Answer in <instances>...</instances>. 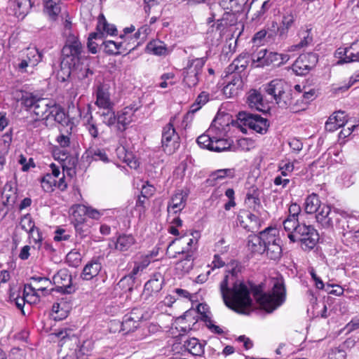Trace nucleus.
I'll return each mask as SVG.
<instances>
[{"label": "nucleus", "mask_w": 359, "mask_h": 359, "mask_svg": "<svg viewBox=\"0 0 359 359\" xmlns=\"http://www.w3.org/2000/svg\"><path fill=\"white\" fill-rule=\"evenodd\" d=\"M219 291L224 304L239 313H248L252 305L250 291L243 283L229 282L225 275L219 283Z\"/></svg>", "instance_id": "f257e3e1"}, {"label": "nucleus", "mask_w": 359, "mask_h": 359, "mask_svg": "<svg viewBox=\"0 0 359 359\" xmlns=\"http://www.w3.org/2000/svg\"><path fill=\"white\" fill-rule=\"evenodd\" d=\"M61 60L65 65L74 67L76 76L80 80L85 79L93 74L88 64H85L87 57L85 55L84 46L78 36L69 34L61 50Z\"/></svg>", "instance_id": "f03ea898"}, {"label": "nucleus", "mask_w": 359, "mask_h": 359, "mask_svg": "<svg viewBox=\"0 0 359 359\" xmlns=\"http://www.w3.org/2000/svg\"><path fill=\"white\" fill-rule=\"evenodd\" d=\"M251 290L258 304L267 313H271L280 307L286 299V288L282 278L273 280L269 292H263L260 285L252 286Z\"/></svg>", "instance_id": "7ed1b4c3"}, {"label": "nucleus", "mask_w": 359, "mask_h": 359, "mask_svg": "<svg viewBox=\"0 0 359 359\" xmlns=\"http://www.w3.org/2000/svg\"><path fill=\"white\" fill-rule=\"evenodd\" d=\"M285 231L290 242L299 243L300 247L305 251L313 249L319 240L317 230L312 225L306 224L304 221Z\"/></svg>", "instance_id": "20e7f679"}, {"label": "nucleus", "mask_w": 359, "mask_h": 359, "mask_svg": "<svg viewBox=\"0 0 359 359\" xmlns=\"http://www.w3.org/2000/svg\"><path fill=\"white\" fill-rule=\"evenodd\" d=\"M267 94L272 95L278 107L297 113L299 109L293 105L294 99L290 90H286L282 80H273L265 88Z\"/></svg>", "instance_id": "39448f33"}, {"label": "nucleus", "mask_w": 359, "mask_h": 359, "mask_svg": "<svg viewBox=\"0 0 359 359\" xmlns=\"http://www.w3.org/2000/svg\"><path fill=\"white\" fill-rule=\"evenodd\" d=\"M206 62L205 57L189 58L186 66L181 70L182 84L189 88L196 87Z\"/></svg>", "instance_id": "423d86ee"}, {"label": "nucleus", "mask_w": 359, "mask_h": 359, "mask_svg": "<svg viewBox=\"0 0 359 359\" xmlns=\"http://www.w3.org/2000/svg\"><path fill=\"white\" fill-rule=\"evenodd\" d=\"M46 280L55 286L50 290L56 291L62 294H71L75 291L72 285V275L66 269H62L52 274L51 271H46Z\"/></svg>", "instance_id": "0eeeda50"}, {"label": "nucleus", "mask_w": 359, "mask_h": 359, "mask_svg": "<svg viewBox=\"0 0 359 359\" xmlns=\"http://www.w3.org/2000/svg\"><path fill=\"white\" fill-rule=\"evenodd\" d=\"M176 116H171L169 123L162 130L161 144L163 151L168 154H173L180 145V136L174 128Z\"/></svg>", "instance_id": "6e6552de"}, {"label": "nucleus", "mask_w": 359, "mask_h": 359, "mask_svg": "<svg viewBox=\"0 0 359 359\" xmlns=\"http://www.w3.org/2000/svg\"><path fill=\"white\" fill-rule=\"evenodd\" d=\"M238 120L243 126H248L249 128L260 134H265L269 126L267 118L247 111H240L238 114Z\"/></svg>", "instance_id": "1a4fd4ad"}, {"label": "nucleus", "mask_w": 359, "mask_h": 359, "mask_svg": "<svg viewBox=\"0 0 359 359\" xmlns=\"http://www.w3.org/2000/svg\"><path fill=\"white\" fill-rule=\"evenodd\" d=\"M48 341H55V339H58V346L60 347H65L72 352V355L76 356V351L79 347L80 340L79 337L75 334H72L67 332V330H60L56 333H50L47 336Z\"/></svg>", "instance_id": "9d476101"}, {"label": "nucleus", "mask_w": 359, "mask_h": 359, "mask_svg": "<svg viewBox=\"0 0 359 359\" xmlns=\"http://www.w3.org/2000/svg\"><path fill=\"white\" fill-rule=\"evenodd\" d=\"M290 59L287 54L278 53L276 52H268L266 49H261L256 55L253 56V60L257 61L261 65H270L279 67L286 63Z\"/></svg>", "instance_id": "9b49d317"}, {"label": "nucleus", "mask_w": 359, "mask_h": 359, "mask_svg": "<svg viewBox=\"0 0 359 359\" xmlns=\"http://www.w3.org/2000/svg\"><path fill=\"white\" fill-rule=\"evenodd\" d=\"M45 288L42 287H36V285H34L32 283L29 285H25L23 290V296L20 297L17 296L15 299V304L16 307L21 311V313L23 315H25L24 311V306L25 305V302L32 304L36 303L37 301H39V297L38 295V291H44Z\"/></svg>", "instance_id": "f8f14e48"}, {"label": "nucleus", "mask_w": 359, "mask_h": 359, "mask_svg": "<svg viewBox=\"0 0 359 359\" xmlns=\"http://www.w3.org/2000/svg\"><path fill=\"white\" fill-rule=\"evenodd\" d=\"M276 232V230L271 228H267L261 231L259 235H249L247 240V247L253 254L262 255L266 251V238L269 232Z\"/></svg>", "instance_id": "ddd939ff"}, {"label": "nucleus", "mask_w": 359, "mask_h": 359, "mask_svg": "<svg viewBox=\"0 0 359 359\" xmlns=\"http://www.w3.org/2000/svg\"><path fill=\"white\" fill-rule=\"evenodd\" d=\"M140 107L136 104H130L118 111L116 114V128L118 132H124L128 126L133 121L135 113Z\"/></svg>", "instance_id": "4468645a"}, {"label": "nucleus", "mask_w": 359, "mask_h": 359, "mask_svg": "<svg viewBox=\"0 0 359 359\" xmlns=\"http://www.w3.org/2000/svg\"><path fill=\"white\" fill-rule=\"evenodd\" d=\"M238 13L230 11L224 12L222 18L218 19L216 22H214L210 27L211 32H214L215 30L216 34H217L219 37L221 38L228 27L234 26L237 24Z\"/></svg>", "instance_id": "2eb2a0df"}, {"label": "nucleus", "mask_w": 359, "mask_h": 359, "mask_svg": "<svg viewBox=\"0 0 359 359\" xmlns=\"http://www.w3.org/2000/svg\"><path fill=\"white\" fill-rule=\"evenodd\" d=\"M46 121H54L62 126L69 127L72 129L73 122L65 112L64 109L59 105L49 106L46 104Z\"/></svg>", "instance_id": "dca6fc26"}, {"label": "nucleus", "mask_w": 359, "mask_h": 359, "mask_svg": "<svg viewBox=\"0 0 359 359\" xmlns=\"http://www.w3.org/2000/svg\"><path fill=\"white\" fill-rule=\"evenodd\" d=\"M143 315L137 309L126 314L121 324V331L123 334L134 332L140 325Z\"/></svg>", "instance_id": "f3484780"}, {"label": "nucleus", "mask_w": 359, "mask_h": 359, "mask_svg": "<svg viewBox=\"0 0 359 359\" xmlns=\"http://www.w3.org/2000/svg\"><path fill=\"white\" fill-rule=\"evenodd\" d=\"M266 243V253L267 257L272 260H278L282 254L280 239L276 235V232L270 231Z\"/></svg>", "instance_id": "a211bd4d"}, {"label": "nucleus", "mask_w": 359, "mask_h": 359, "mask_svg": "<svg viewBox=\"0 0 359 359\" xmlns=\"http://www.w3.org/2000/svg\"><path fill=\"white\" fill-rule=\"evenodd\" d=\"M95 94L96 96L95 104L99 108L106 109L114 107V103L111 100L107 84H98L95 88Z\"/></svg>", "instance_id": "6ab92c4d"}, {"label": "nucleus", "mask_w": 359, "mask_h": 359, "mask_svg": "<svg viewBox=\"0 0 359 359\" xmlns=\"http://www.w3.org/2000/svg\"><path fill=\"white\" fill-rule=\"evenodd\" d=\"M164 279L161 273H158L151 276V278L145 283L142 296L145 299L157 294L163 287Z\"/></svg>", "instance_id": "aec40b11"}, {"label": "nucleus", "mask_w": 359, "mask_h": 359, "mask_svg": "<svg viewBox=\"0 0 359 359\" xmlns=\"http://www.w3.org/2000/svg\"><path fill=\"white\" fill-rule=\"evenodd\" d=\"M301 208L297 203H292L289 207V215L283 221V224L285 230H290L297 224L304 221V215L301 214Z\"/></svg>", "instance_id": "412c9836"}, {"label": "nucleus", "mask_w": 359, "mask_h": 359, "mask_svg": "<svg viewBox=\"0 0 359 359\" xmlns=\"http://www.w3.org/2000/svg\"><path fill=\"white\" fill-rule=\"evenodd\" d=\"M187 196L182 191L175 193L168 202L167 211L169 215H177L186 206Z\"/></svg>", "instance_id": "4be33fe9"}, {"label": "nucleus", "mask_w": 359, "mask_h": 359, "mask_svg": "<svg viewBox=\"0 0 359 359\" xmlns=\"http://www.w3.org/2000/svg\"><path fill=\"white\" fill-rule=\"evenodd\" d=\"M180 256L177 265L178 268L185 272L189 273L194 266V252L191 249H184L182 251L176 252L172 256L173 258Z\"/></svg>", "instance_id": "5701e85b"}, {"label": "nucleus", "mask_w": 359, "mask_h": 359, "mask_svg": "<svg viewBox=\"0 0 359 359\" xmlns=\"http://www.w3.org/2000/svg\"><path fill=\"white\" fill-rule=\"evenodd\" d=\"M79 109L80 111V116L83 118L85 128L87 130L91 137L97 139L99 136L98 127L97 124L93 119L90 107L88 106L87 107L86 111L83 112V114L80 109Z\"/></svg>", "instance_id": "b1692460"}, {"label": "nucleus", "mask_w": 359, "mask_h": 359, "mask_svg": "<svg viewBox=\"0 0 359 359\" xmlns=\"http://www.w3.org/2000/svg\"><path fill=\"white\" fill-rule=\"evenodd\" d=\"M246 104L252 109L259 111H266L263 96L257 90L251 89L248 91L246 96Z\"/></svg>", "instance_id": "393cba45"}, {"label": "nucleus", "mask_w": 359, "mask_h": 359, "mask_svg": "<svg viewBox=\"0 0 359 359\" xmlns=\"http://www.w3.org/2000/svg\"><path fill=\"white\" fill-rule=\"evenodd\" d=\"M344 111H339L331 115L325 123V128L327 131L334 132L346 123Z\"/></svg>", "instance_id": "a878e982"}, {"label": "nucleus", "mask_w": 359, "mask_h": 359, "mask_svg": "<svg viewBox=\"0 0 359 359\" xmlns=\"http://www.w3.org/2000/svg\"><path fill=\"white\" fill-rule=\"evenodd\" d=\"M136 243V240L132 234L123 233L119 235L114 241V248L120 252H126Z\"/></svg>", "instance_id": "bb28decb"}, {"label": "nucleus", "mask_w": 359, "mask_h": 359, "mask_svg": "<svg viewBox=\"0 0 359 359\" xmlns=\"http://www.w3.org/2000/svg\"><path fill=\"white\" fill-rule=\"evenodd\" d=\"M101 269V263L97 259H92L84 266L81 277L83 280H92L99 274Z\"/></svg>", "instance_id": "cd10ccee"}, {"label": "nucleus", "mask_w": 359, "mask_h": 359, "mask_svg": "<svg viewBox=\"0 0 359 359\" xmlns=\"http://www.w3.org/2000/svg\"><path fill=\"white\" fill-rule=\"evenodd\" d=\"M53 74H55V78L60 82H65L70 77L71 74L76 75L74 67L71 65H65L62 61H60V65L56 66L53 65Z\"/></svg>", "instance_id": "c85d7f7f"}, {"label": "nucleus", "mask_w": 359, "mask_h": 359, "mask_svg": "<svg viewBox=\"0 0 359 359\" xmlns=\"http://www.w3.org/2000/svg\"><path fill=\"white\" fill-rule=\"evenodd\" d=\"M250 55L247 53L240 54L228 67V72H236V73L243 72L249 64Z\"/></svg>", "instance_id": "c756f323"}, {"label": "nucleus", "mask_w": 359, "mask_h": 359, "mask_svg": "<svg viewBox=\"0 0 359 359\" xmlns=\"http://www.w3.org/2000/svg\"><path fill=\"white\" fill-rule=\"evenodd\" d=\"M184 348L193 355L201 356L204 354L205 343H201L196 338H190L184 341Z\"/></svg>", "instance_id": "7c9ffc66"}, {"label": "nucleus", "mask_w": 359, "mask_h": 359, "mask_svg": "<svg viewBox=\"0 0 359 359\" xmlns=\"http://www.w3.org/2000/svg\"><path fill=\"white\" fill-rule=\"evenodd\" d=\"M332 208L330 205L323 204L321 208L316 214L317 222L321 224L323 228L329 229L330 227L331 218H329Z\"/></svg>", "instance_id": "2f4dec72"}, {"label": "nucleus", "mask_w": 359, "mask_h": 359, "mask_svg": "<svg viewBox=\"0 0 359 359\" xmlns=\"http://www.w3.org/2000/svg\"><path fill=\"white\" fill-rule=\"evenodd\" d=\"M322 205L318 196L313 193L306 198L304 210L307 214H313L316 213Z\"/></svg>", "instance_id": "473e14b6"}, {"label": "nucleus", "mask_w": 359, "mask_h": 359, "mask_svg": "<svg viewBox=\"0 0 359 359\" xmlns=\"http://www.w3.org/2000/svg\"><path fill=\"white\" fill-rule=\"evenodd\" d=\"M147 50L149 53L155 55H166L168 50L166 44L160 40H152L147 45Z\"/></svg>", "instance_id": "72a5a7b5"}, {"label": "nucleus", "mask_w": 359, "mask_h": 359, "mask_svg": "<svg viewBox=\"0 0 359 359\" xmlns=\"http://www.w3.org/2000/svg\"><path fill=\"white\" fill-rule=\"evenodd\" d=\"M354 344V341L350 339L346 340L343 344L340 345L339 347H335L332 348L328 355L329 359H346V348H348L350 345Z\"/></svg>", "instance_id": "f704fd0d"}, {"label": "nucleus", "mask_w": 359, "mask_h": 359, "mask_svg": "<svg viewBox=\"0 0 359 359\" xmlns=\"http://www.w3.org/2000/svg\"><path fill=\"white\" fill-rule=\"evenodd\" d=\"M77 215H82L84 217L87 215L90 218L99 219L102 213L95 209L87 208L86 206L78 205L74 208L72 212L74 217H76Z\"/></svg>", "instance_id": "c9c22d12"}, {"label": "nucleus", "mask_w": 359, "mask_h": 359, "mask_svg": "<svg viewBox=\"0 0 359 359\" xmlns=\"http://www.w3.org/2000/svg\"><path fill=\"white\" fill-rule=\"evenodd\" d=\"M204 309H205L204 305L199 304L198 306L197 310H198V312L201 313V320H203L206 323L207 327L209 328V330L211 332H212L215 334H223L224 331L222 330V329L221 327H219V326L215 325L212 323V321L210 317L208 316L207 312H205L204 311Z\"/></svg>", "instance_id": "e433bc0d"}, {"label": "nucleus", "mask_w": 359, "mask_h": 359, "mask_svg": "<svg viewBox=\"0 0 359 359\" xmlns=\"http://www.w3.org/2000/svg\"><path fill=\"white\" fill-rule=\"evenodd\" d=\"M215 138V129L210 128L205 133L198 137L196 142L201 148L210 150Z\"/></svg>", "instance_id": "4c0bfd02"}, {"label": "nucleus", "mask_w": 359, "mask_h": 359, "mask_svg": "<svg viewBox=\"0 0 359 359\" xmlns=\"http://www.w3.org/2000/svg\"><path fill=\"white\" fill-rule=\"evenodd\" d=\"M61 0H46V13L49 19L55 21L61 12Z\"/></svg>", "instance_id": "58836bf2"}, {"label": "nucleus", "mask_w": 359, "mask_h": 359, "mask_svg": "<svg viewBox=\"0 0 359 359\" xmlns=\"http://www.w3.org/2000/svg\"><path fill=\"white\" fill-rule=\"evenodd\" d=\"M152 259L151 254L141 255L138 259L135 262V265L131 271V276H137L140 271L145 269L151 263Z\"/></svg>", "instance_id": "ea45409f"}, {"label": "nucleus", "mask_w": 359, "mask_h": 359, "mask_svg": "<svg viewBox=\"0 0 359 359\" xmlns=\"http://www.w3.org/2000/svg\"><path fill=\"white\" fill-rule=\"evenodd\" d=\"M86 217L82 215H77L76 217L72 216V223L74 224L76 232L81 237L86 236L88 233V226L86 224Z\"/></svg>", "instance_id": "a19ab883"}, {"label": "nucleus", "mask_w": 359, "mask_h": 359, "mask_svg": "<svg viewBox=\"0 0 359 359\" xmlns=\"http://www.w3.org/2000/svg\"><path fill=\"white\" fill-rule=\"evenodd\" d=\"M102 122L107 126L111 127L116 125V114L113 110V108L103 109V111L99 112Z\"/></svg>", "instance_id": "79ce46f5"}, {"label": "nucleus", "mask_w": 359, "mask_h": 359, "mask_svg": "<svg viewBox=\"0 0 359 359\" xmlns=\"http://www.w3.org/2000/svg\"><path fill=\"white\" fill-rule=\"evenodd\" d=\"M106 26H107V21L104 16L101 14L98 17L96 31L91 32L88 36V39H90V40L102 39L104 36L103 30L105 29Z\"/></svg>", "instance_id": "37998d69"}, {"label": "nucleus", "mask_w": 359, "mask_h": 359, "mask_svg": "<svg viewBox=\"0 0 359 359\" xmlns=\"http://www.w3.org/2000/svg\"><path fill=\"white\" fill-rule=\"evenodd\" d=\"M94 348V342L90 339L83 341L76 351V357L77 359H86V357L91 355Z\"/></svg>", "instance_id": "c03bdc74"}, {"label": "nucleus", "mask_w": 359, "mask_h": 359, "mask_svg": "<svg viewBox=\"0 0 359 359\" xmlns=\"http://www.w3.org/2000/svg\"><path fill=\"white\" fill-rule=\"evenodd\" d=\"M41 99H36L34 96H33L32 94L27 93L25 95H22V103L28 108H34V113L37 116H43L44 114V111H36L38 108L39 107V105L38 104L39 102H40Z\"/></svg>", "instance_id": "a18cd8bd"}, {"label": "nucleus", "mask_w": 359, "mask_h": 359, "mask_svg": "<svg viewBox=\"0 0 359 359\" xmlns=\"http://www.w3.org/2000/svg\"><path fill=\"white\" fill-rule=\"evenodd\" d=\"M236 172L234 168L219 169L212 172L210 177L212 180L219 181L226 177L232 179L235 177Z\"/></svg>", "instance_id": "49530a36"}, {"label": "nucleus", "mask_w": 359, "mask_h": 359, "mask_svg": "<svg viewBox=\"0 0 359 359\" xmlns=\"http://www.w3.org/2000/svg\"><path fill=\"white\" fill-rule=\"evenodd\" d=\"M13 6L15 15H22L23 18L32 6V3L31 0H15Z\"/></svg>", "instance_id": "de8ad7c7"}, {"label": "nucleus", "mask_w": 359, "mask_h": 359, "mask_svg": "<svg viewBox=\"0 0 359 359\" xmlns=\"http://www.w3.org/2000/svg\"><path fill=\"white\" fill-rule=\"evenodd\" d=\"M104 52L108 55H119L123 46V42H115L114 41H106L102 43Z\"/></svg>", "instance_id": "09e8293b"}, {"label": "nucleus", "mask_w": 359, "mask_h": 359, "mask_svg": "<svg viewBox=\"0 0 359 359\" xmlns=\"http://www.w3.org/2000/svg\"><path fill=\"white\" fill-rule=\"evenodd\" d=\"M231 147V143L226 139L220 138L215 135L210 151L222 152L228 150Z\"/></svg>", "instance_id": "8fccbe9b"}, {"label": "nucleus", "mask_w": 359, "mask_h": 359, "mask_svg": "<svg viewBox=\"0 0 359 359\" xmlns=\"http://www.w3.org/2000/svg\"><path fill=\"white\" fill-rule=\"evenodd\" d=\"M304 57V56H299L292 65V71L297 76H304L311 71L309 67H307V65H306L302 60V58Z\"/></svg>", "instance_id": "3c124183"}, {"label": "nucleus", "mask_w": 359, "mask_h": 359, "mask_svg": "<svg viewBox=\"0 0 359 359\" xmlns=\"http://www.w3.org/2000/svg\"><path fill=\"white\" fill-rule=\"evenodd\" d=\"M82 261V255L78 250H72L66 256V262L71 266L78 267Z\"/></svg>", "instance_id": "603ef678"}, {"label": "nucleus", "mask_w": 359, "mask_h": 359, "mask_svg": "<svg viewBox=\"0 0 359 359\" xmlns=\"http://www.w3.org/2000/svg\"><path fill=\"white\" fill-rule=\"evenodd\" d=\"M330 227L333 228L334 226H339L340 223L342 219H345L346 217V213L337 208L332 209L331 212L330 213L329 218H331Z\"/></svg>", "instance_id": "864d4df0"}, {"label": "nucleus", "mask_w": 359, "mask_h": 359, "mask_svg": "<svg viewBox=\"0 0 359 359\" xmlns=\"http://www.w3.org/2000/svg\"><path fill=\"white\" fill-rule=\"evenodd\" d=\"M209 100V93L203 91L196 97L195 102L191 105L190 112L195 113L198 111Z\"/></svg>", "instance_id": "5fc2aeb1"}, {"label": "nucleus", "mask_w": 359, "mask_h": 359, "mask_svg": "<svg viewBox=\"0 0 359 359\" xmlns=\"http://www.w3.org/2000/svg\"><path fill=\"white\" fill-rule=\"evenodd\" d=\"M86 154L88 157H91L94 161H102L104 163L109 161L108 156L105 151L102 149H90L86 151Z\"/></svg>", "instance_id": "6e6d98bb"}, {"label": "nucleus", "mask_w": 359, "mask_h": 359, "mask_svg": "<svg viewBox=\"0 0 359 359\" xmlns=\"http://www.w3.org/2000/svg\"><path fill=\"white\" fill-rule=\"evenodd\" d=\"M302 39L297 44L291 46V50H296L306 47L313 41V37L311 36V29H307L304 31L301 34Z\"/></svg>", "instance_id": "4d7b16f0"}, {"label": "nucleus", "mask_w": 359, "mask_h": 359, "mask_svg": "<svg viewBox=\"0 0 359 359\" xmlns=\"http://www.w3.org/2000/svg\"><path fill=\"white\" fill-rule=\"evenodd\" d=\"M351 50V46L348 47H340L335 52V57L339 59L337 64L349 63L346 61L349 60L350 56L348 55L349 51Z\"/></svg>", "instance_id": "13d9d810"}, {"label": "nucleus", "mask_w": 359, "mask_h": 359, "mask_svg": "<svg viewBox=\"0 0 359 359\" xmlns=\"http://www.w3.org/2000/svg\"><path fill=\"white\" fill-rule=\"evenodd\" d=\"M135 276H132L130 272L128 276L123 277L118 283L119 287L125 290L131 291L134 285Z\"/></svg>", "instance_id": "bf43d9fd"}, {"label": "nucleus", "mask_w": 359, "mask_h": 359, "mask_svg": "<svg viewBox=\"0 0 359 359\" xmlns=\"http://www.w3.org/2000/svg\"><path fill=\"white\" fill-rule=\"evenodd\" d=\"M299 56L305 57L304 58H302V60L311 70L316 65L318 61V55L315 53L309 52L302 54Z\"/></svg>", "instance_id": "052dcab7"}, {"label": "nucleus", "mask_w": 359, "mask_h": 359, "mask_svg": "<svg viewBox=\"0 0 359 359\" xmlns=\"http://www.w3.org/2000/svg\"><path fill=\"white\" fill-rule=\"evenodd\" d=\"M246 200L254 205H259V191L255 187H252L246 194Z\"/></svg>", "instance_id": "680f3d73"}, {"label": "nucleus", "mask_w": 359, "mask_h": 359, "mask_svg": "<svg viewBox=\"0 0 359 359\" xmlns=\"http://www.w3.org/2000/svg\"><path fill=\"white\" fill-rule=\"evenodd\" d=\"M20 226L26 232H28L29 229H32L35 226L29 214L25 215L21 217Z\"/></svg>", "instance_id": "e2e57ef3"}, {"label": "nucleus", "mask_w": 359, "mask_h": 359, "mask_svg": "<svg viewBox=\"0 0 359 359\" xmlns=\"http://www.w3.org/2000/svg\"><path fill=\"white\" fill-rule=\"evenodd\" d=\"M57 178V181L56 180H50L49 179H46V184H49L50 187H57L58 189L64 190L67 187V184L65 182L64 172H62V175Z\"/></svg>", "instance_id": "0e129e2a"}, {"label": "nucleus", "mask_w": 359, "mask_h": 359, "mask_svg": "<svg viewBox=\"0 0 359 359\" xmlns=\"http://www.w3.org/2000/svg\"><path fill=\"white\" fill-rule=\"evenodd\" d=\"M326 292L331 294L339 296L343 294V288L337 285L326 284L324 288H323Z\"/></svg>", "instance_id": "69168bd1"}, {"label": "nucleus", "mask_w": 359, "mask_h": 359, "mask_svg": "<svg viewBox=\"0 0 359 359\" xmlns=\"http://www.w3.org/2000/svg\"><path fill=\"white\" fill-rule=\"evenodd\" d=\"M241 88L239 87H237L236 86L231 85L229 83H228L224 88H223V93L227 97H232L235 95H236Z\"/></svg>", "instance_id": "338daca9"}, {"label": "nucleus", "mask_w": 359, "mask_h": 359, "mask_svg": "<svg viewBox=\"0 0 359 359\" xmlns=\"http://www.w3.org/2000/svg\"><path fill=\"white\" fill-rule=\"evenodd\" d=\"M229 73L230 74L229 79L231 80L228 83L241 88L243 86V81L241 76L240 75L241 73H236V72H230Z\"/></svg>", "instance_id": "774afa93"}]
</instances>
